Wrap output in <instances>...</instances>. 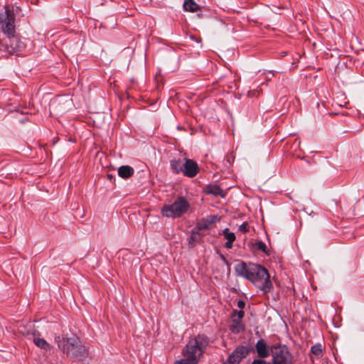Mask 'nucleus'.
I'll return each mask as SVG.
<instances>
[{"label":"nucleus","mask_w":364,"mask_h":364,"mask_svg":"<svg viewBox=\"0 0 364 364\" xmlns=\"http://www.w3.org/2000/svg\"><path fill=\"white\" fill-rule=\"evenodd\" d=\"M237 276L242 277L250 281L260 289L264 294L268 293L272 288V284L267 269L262 265L240 262L235 267Z\"/></svg>","instance_id":"1"},{"label":"nucleus","mask_w":364,"mask_h":364,"mask_svg":"<svg viewBox=\"0 0 364 364\" xmlns=\"http://www.w3.org/2000/svg\"><path fill=\"white\" fill-rule=\"evenodd\" d=\"M209 344V338L203 334H198L191 338L182 350L183 358L174 364H197Z\"/></svg>","instance_id":"2"},{"label":"nucleus","mask_w":364,"mask_h":364,"mask_svg":"<svg viewBox=\"0 0 364 364\" xmlns=\"http://www.w3.org/2000/svg\"><path fill=\"white\" fill-rule=\"evenodd\" d=\"M59 348L67 354L68 357L75 358L79 361H84L89 355V351L86 346L78 338H55Z\"/></svg>","instance_id":"3"},{"label":"nucleus","mask_w":364,"mask_h":364,"mask_svg":"<svg viewBox=\"0 0 364 364\" xmlns=\"http://www.w3.org/2000/svg\"><path fill=\"white\" fill-rule=\"evenodd\" d=\"M1 30L6 35L7 39L0 41V51L9 55H18L25 48L26 43L19 37L15 36V27L11 33L5 29Z\"/></svg>","instance_id":"4"},{"label":"nucleus","mask_w":364,"mask_h":364,"mask_svg":"<svg viewBox=\"0 0 364 364\" xmlns=\"http://www.w3.org/2000/svg\"><path fill=\"white\" fill-rule=\"evenodd\" d=\"M191 205L185 197L178 196L173 203L164 205L161 210V214L166 218H178L186 213Z\"/></svg>","instance_id":"5"},{"label":"nucleus","mask_w":364,"mask_h":364,"mask_svg":"<svg viewBox=\"0 0 364 364\" xmlns=\"http://www.w3.org/2000/svg\"><path fill=\"white\" fill-rule=\"evenodd\" d=\"M272 364H294V356L286 345L270 346Z\"/></svg>","instance_id":"6"},{"label":"nucleus","mask_w":364,"mask_h":364,"mask_svg":"<svg viewBox=\"0 0 364 364\" xmlns=\"http://www.w3.org/2000/svg\"><path fill=\"white\" fill-rule=\"evenodd\" d=\"M21 11V9L17 6H7L5 8V12L0 14V26L1 29H5L11 33L15 27V17Z\"/></svg>","instance_id":"7"},{"label":"nucleus","mask_w":364,"mask_h":364,"mask_svg":"<svg viewBox=\"0 0 364 364\" xmlns=\"http://www.w3.org/2000/svg\"><path fill=\"white\" fill-rule=\"evenodd\" d=\"M250 352V348L239 346L232 352L223 364H240L241 361L249 355Z\"/></svg>","instance_id":"8"},{"label":"nucleus","mask_w":364,"mask_h":364,"mask_svg":"<svg viewBox=\"0 0 364 364\" xmlns=\"http://www.w3.org/2000/svg\"><path fill=\"white\" fill-rule=\"evenodd\" d=\"M200 168L198 164L190 159H184L183 176L193 178L199 173Z\"/></svg>","instance_id":"9"},{"label":"nucleus","mask_w":364,"mask_h":364,"mask_svg":"<svg viewBox=\"0 0 364 364\" xmlns=\"http://www.w3.org/2000/svg\"><path fill=\"white\" fill-rule=\"evenodd\" d=\"M18 331L24 336L31 338L39 336L40 332L36 328L35 325L33 322H28L26 325H21L18 327Z\"/></svg>","instance_id":"10"},{"label":"nucleus","mask_w":364,"mask_h":364,"mask_svg":"<svg viewBox=\"0 0 364 364\" xmlns=\"http://www.w3.org/2000/svg\"><path fill=\"white\" fill-rule=\"evenodd\" d=\"M255 350L258 357L261 359L266 358L271 354L270 347H268L266 341L263 339L257 341L255 344Z\"/></svg>","instance_id":"11"},{"label":"nucleus","mask_w":364,"mask_h":364,"mask_svg":"<svg viewBox=\"0 0 364 364\" xmlns=\"http://www.w3.org/2000/svg\"><path fill=\"white\" fill-rule=\"evenodd\" d=\"M170 166L171 171L173 173L176 174H178L180 173H183V166H184V159H172L170 161Z\"/></svg>","instance_id":"12"},{"label":"nucleus","mask_w":364,"mask_h":364,"mask_svg":"<svg viewBox=\"0 0 364 364\" xmlns=\"http://www.w3.org/2000/svg\"><path fill=\"white\" fill-rule=\"evenodd\" d=\"M223 235L227 240V242L225 244V247L228 249H231L232 247L233 242L235 240V234L232 232H230L228 228H225L223 231Z\"/></svg>","instance_id":"13"},{"label":"nucleus","mask_w":364,"mask_h":364,"mask_svg":"<svg viewBox=\"0 0 364 364\" xmlns=\"http://www.w3.org/2000/svg\"><path fill=\"white\" fill-rule=\"evenodd\" d=\"M134 173V168L129 166H122L118 168V174L123 178L131 177Z\"/></svg>","instance_id":"14"},{"label":"nucleus","mask_w":364,"mask_h":364,"mask_svg":"<svg viewBox=\"0 0 364 364\" xmlns=\"http://www.w3.org/2000/svg\"><path fill=\"white\" fill-rule=\"evenodd\" d=\"M33 340L35 345L42 350L48 351L52 349L51 346L43 338L36 336Z\"/></svg>","instance_id":"15"},{"label":"nucleus","mask_w":364,"mask_h":364,"mask_svg":"<svg viewBox=\"0 0 364 364\" xmlns=\"http://www.w3.org/2000/svg\"><path fill=\"white\" fill-rule=\"evenodd\" d=\"M203 235L204 234L203 232L196 230V228H193L191 230V235L189 239V245H194L196 243L200 242Z\"/></svg>","instance_id":"16"},{"label":"nucleus","mask_w":364,"mask_h":364,"mask_svg":"<svg viewBox=\"0 0 364 364\" xmlns=\"http://www.w3.org/2000/svg\"><path fill=\"white\" fill-rule=\"evenodd\" d=\"M245 329L241 321L232 318V323L230 325V330L233 333H239Z\"/></svg>","instance_id":"17"},{"label":"nucleus","mask_w":364,"mask_h":364,"mask_svg":"<svg viewBox=\"0 0 364 364\" xmlns=\"http://www.w3.org/2000/svg\"><path fill=\"white\" fill-rule=\"evenodd\" d=\"M183 8L187 11L196 12L199 10L200 7L193 0H185Z\"/></svg>","instance_id":"18"},{"label":"nucleus","mask_w":364,"mask_h":364,"mask_svg":"<svg viewBox=\"0 0 364 364\" xmlns=\"http://www.w3.org/2000/svg\"><path fill=\"white\" fill-rule=\"evenodd\" d=\"M208 224L206 222L205 219H203L200 221H198L196 224V225L194 227L196 230L200 231L202 232L204 230H206L208 228Z\"/></svg>","instance_id":"19"},{"label":"nucleus","mask_w":364,"mask_h":364,"mask_svg":"<svg viewBox=\"0 0 364 364\" xmlns=\"http://www.w3.org/2000/svg\"><path fill=\"white\" fill-rule=\"evenodd\" d=\"M208 193L215 196H223V190L218 186H213L209 187Z\"/></svg>","instance_id":"20"},{"label":"nucleus","mask_w":364,"mask_h":364,"mask_svg":"<svg viewBox=\"0 0 364 364\" xmlns=\"http://www.w3.org/2000/svg\"><path fill=\"white\" fill-rule=\"evenodd\" d=\"M311 352L314 355H316V356L321 355L322 352H323V348H322V346H321V344L318 343V344L314 345V346L311 348Z\"/></svg>","instance_id":"21"},{"label":"nucleus","mask_w":364,"mask_h":364,"mask_svg":"<svg viewBox=\"0 0 364 364\" xmlns=\"http://www.w3.org/2000/svg\"><path fill=\"white\" fill-rule=\"evenodd\" d=\"M245 312L242 310L237 311L234 310L232 314V318L242 321L244 317Z\"/></svg>","instance_id":"22"},{"label":"nucleus","mask_w":364,"mask_h":364,"mask_svg":"<svg viewBox=\"0 0 364 364\" xmlns=\"http://www.w3.org/2000/svg\"><path fill=\"white\" fill-rule=\"evenodd\" d=\"M255 247L257 250L262 251L263 252H267V247L264 242L258 241L255 243Z\"/></svg>","instance_id":"23"},{"label":"nucleus","mask_w":364,"mask_h":364,"mask_svg":"<svg viewBox=\"0 0 364 364\" xmlns=\"http://www.w3.org/2000/svg\"><path fill=\"white\" fill-rule=\"evenodd\" d=\"M205 220L209 225L215 223V221L219 220L220 218H218L217 215H208Z\"/></svg>","instance_id":"24"},{"label":"nucleus","mask_w":364,"mask_h":364,"mask_svg":"<svg viewBox=\"0 0 364 364\" xmlns=\"http://www.w3.org/2000/svg\"><path fill=\"white\" fill-rule=\"evenodd\" d=\"M239 230L243 233H246V232H249V230H250L249 224L247 222L243 223L241 225H240Z\"/></svg>","instance_id":"25"},{"label":"nucleus","mask_w":364,"mask_h":364,"mask_svg":"<svg viewBox=\"0 0 364 364\" xmlns=\"http://www.w3.org/2000/svg\"><path fill=\"white\" fill-rule=\"evenodd\" d=\"M260 90H253L248 92V96L250 97H258L259 95Z\"/></svg>","instance_id":"26"},{"label":"nucleus","mask_w":364,"mask_h":364,"mask_svg":"<svg viewBox=\"0 0 364 364\" xmlns=\"http://www.w3.org/2000/svg\"><path fill=\"white\" fill-rule=\"evenodd\" d=\"M252 364H268L264 359H255L252 361Z\"/></svg>","instance_id":"27"},{"label":"nucleus","mask_w":364,"mask_h":364,"mask_svg":"<svg viewBox=\"0 0 364 364\" xmlns=\"http://www.w3.org/2000/svg\"><path fill=\"white\" fill-rule=\"evenodd\" d=\"M237 307L239 309H240V310H242L245 308V302L244 301H242V300H239L237 301Z\"/></svg>","instance_id":"28"},{"label":"nucleus","mask_w":364,"mask_h":364,"mask_svg":"<svg viewBox=\"0 0 364 364\" xmlns=\"http://www.w3.org/2000/svg\"><path fill=\"white\" fill-rule=\"evenodd\" d=\"M221 259H223V261L228 265L229 266V263L228 262V260L225 259V257L223 256V255H221Z\"/></svg>","instance_id":"29"}]
</instances>
